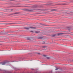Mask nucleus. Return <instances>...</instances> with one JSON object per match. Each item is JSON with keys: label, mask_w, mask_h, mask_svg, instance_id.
<instances>
[{"label": "nucleus", "mask_w": 73, "mask_h": 73, "mask_svg": "<svg viewBox=\"0 0 73 73\" xmlns=\"http://www.w3.org/2000/svg\"><path fill=\"white\" fill-rule=\"evenodd\" d=\"M55 70H58V68H56V69H55Z\"/></svg>", "instance_id": "nucleus-5"}, {"label": "nucleus", "mask_w": 73, "mask_h": 73, "mask_svg": "<svg viewBox=\"0 0 73 73\" xmlns=\"http://www.w3.org/2000/svg\"><path fill=\"white\" fill-rule=\"evenodd\" d=\"M35 33H38V32L37 31H36Z\"/></svg>", "instance_id": "nucleus-4"}, {"label": "nucleus", "mask_w": 73, "mask_h": 73, "mask_svg": "<svg viewBox=\"0 0 73 73\" xmlns=\"http://www.w3.org/2000/svg\"><path fill=\"white\" fill-rule=\"evenodd\" d=\"M52 11H55V10H54V9H52Z\"/></svg>", "instance_id": "nucleus-6"}, {"label": "nucleus", "mask_w": 73, "mask_h": 73, "mask_svg": "<svg viewBox=\"0 0 73 73\" xmlns=\"http://www.w3.org/2000/svg\"><path fill=\"white\" fill-rule=\"evenodd\" d=\"M45 56L46 55H44V57H45Z\"/></svg>", "instance_id": "nucleus-8"}, {"label": "nucleus", "mask_w": 73, "mask_h": 73, "mask_svg": "<svg viewBox=\"0 0 73 73\" xmlns=\"http://www.w3.org/2000/svg\"><path fill=\"white\" fill-rule=\"evenodd\" d=\"M42 42H43V41H42Z\"/></svg>", "instance_id": "nucleus-9"}, {"label": "nucleus", "mask_w": 73, "mask_h": 73, "mask_svg": "<svg viewBox=\"0 0 73 73\" xmlns=\"http://www.w3.org/2000/svg\"><path fill=\"white\" fill-rule=\"evenodd\" d=\"M62 33H59L58 34V35H62Z\"/></svg>", "instance_id": "nucleus-3"}, {"label": "nucleus", "mask_w": 73, "mask_h": 73, "mask_svg": "<svg viewBox=\"0 0 73 73\" xmlns=\"http://www.w3.org/2000/svg\"><path fill=\"white\" fill-rule=\"evenodd\" d=\"M31 32H33V31H31Z\"/></svg>", "instance_id": "nucleus-7"}, {"label": "nucleus", "mask_w": 73, "mask_h": 73, "mask_svg": "<svg viewBox=\"0 0 73 73\" xmlns=\"http://www.w3.org/2000/svg\"><path fill=\"white\" fill-rule=\"evenodd\" d=\"M1 65H5V64H6V62L1 63Z\"/></svg>", "instance_id": "nucleus-2"}, {"label": "nucleus", "mask_w": 73, "mask_h": 73, "mask_svg": "<svg viewBox=\"0 0 73 73\" xmlns=\"http://www.w3.org/2000/svg\"><path fill=\"white\" fill-rule=\"evenodd\" d=\"M30 28H31V29H35V28H36V27H27L25 28V29H29Z\"/></svg>", "instance_id": "nucleus-1"}]
</instances>
